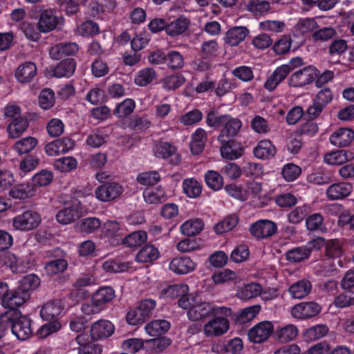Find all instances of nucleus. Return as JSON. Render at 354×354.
Listing matches in <instances>:
<instances>
[{"label":"nucleus","instance_id":"1","mask_svg":"<svg viewBox=\"0 0 354 354\" xmlns=\"http://www.w3.org/2000/svg\"><path fill=\"white\" fill-rule=\"evenodd\" d=\"M230 313L227 306H217L214 303L201 301H194L190 309L187 310L189 320L196 322L203 320L211 315L222 314L227 315Z\"/></svg>","mask_w":354,"mask_h":354},{"label":"nucleus","instance_id":"2","mask_svg":"<svg viewBox=\"0 0 354 354\" xmlns=\"http://www.w3.org/2000/svg\"><path fill=\"white\" fill-rule=\"evenodd\" d=\"M228 309L230 310V313L227 315L222 314L211 315L213 318L208 321L203 327V331L206 336H220L228 330L230 323L227 318L232 313L231 308L228 307Z\"/></svg>","mask_w":354,"mask_h":354},{"label":"nucleus","instance_id":"3","mask_svg":"<svg viewBox=\"0 0 354 354\" xmlns=\"http://www.w3.org/2000/svg\"><path fill=\"white\" fill-rule=\"evenodd\" d=\"M41 218L39 213L33 210H26L12 219V227L20 231H30L37 228Z\"/></svg>","mask_w":354,"mask_h":354},{"label":"nucleus","instance_id":"4","mask_svg":"<svg viewBox=\"0 0 354 354\" xmlns=\"http://www.w3.org/2000/svg\"><path fill=\"white\" fill-rule=\"evenodd\" d=\"M17 313V316L10 320V327L12 333L17 339L26 340L32 334L30 319L26 316H22L18 310H12Z\"/></svg>","mask_w":354,"mask_h":354},{"label":"nucleus","instance_id":"5","mask_svg":"<svg viewBox=\"0 0 354 354\" xmlns=\"http://www.w3.org/2000/svg\"><path fill=\"white\" fill-rule=\"evenodd\" d=\"M123 187L116 182H108L98 186L95 190V197L102 202H111L123 193Z\"/></svg>","mask_w":354,"mask_h":354},{"label":"nucleus","instance_id":"6","mask_svg":"<svg viewBox=\"0 0 354 354\" xmlns=\"http://www.w3.org/2000/svg\"><path fill=\"white\" fill-rule=\"evenodd\" d=\"M153 151L156 157L162 158L169 164L177 165L180 161L176 147L168 142H157L155 144Z\"/></svg>","mask_w":354,"mask_h":354},{"label":"nucleus","instance_id":"7","mask_svg":"<svg viewBox=\"0 0 354 354\" xmlns=\"http://www.w3.org/2000/svg\"><path fill=\"white\" fill-rule=\"evenodd\" d=\"M317 69L312 66H306L293 73L288 79V84L292 87H302L313 82L317 77Z\"/></svg>","mask_w":354,"mask_h":354},{"label":"nucleus","instance_id":"8","mask_svg":"<svg viewBox=\"0 0 354 354\" xmlns=\"http://www.w3.org/2000/svg\"><path fill=\"white\" fill-rule=\"evenodd\" d=\"M321 310V306L316 302H301L292 308L290 313L295 319L304 320L316 316Z\"/></svg>","mask_w":354,"mask_h":354},{"label":"nucleus","instance_id":"9","mask_svg":"<svg viewBox=\"0 0 354 354\" xmlns=\"http://www.w3.org/2000/svg\"><path fill=\"white\" fill-rule=\"evenodd\" d=\"M82 213L81 203L77 199H74L69 206L57 213L56 218L59 223L67 225L78 219Z\"/></svg>","mask_w":354,"mask_h":354},{"label":"nucleus","instance_id":"10","mask_svg":"<svg viewBox=\"0 0 354 354\" xmlns=\"http://www.w3.org/2000/svg\"><path fill=\"white\" fill-rule=\"evenodd\" d=\"M273 330L274 326L270 322H261L249 330L248 339L253 343H262L269 338Z\"/></svg>","mask_w":354,"mask_h":354},{"label":"nucleus","instance_id":"11","mask_svg":"<svg viewBox=\"0 0 354 354\" xmlns=\"http://www.w3.org/2000/svg\"><path fill=\"white\" fill-rule=\"evenodd\" d=\"M102 232L113 245L121 242L125 232V226L117 221H107L102 225Z\"/></svg>","mask_w":354,"mask_h":354},{"label":"nucleus","instance_id":"12","mask_svg":"<svg viewBox=\"0 0 354 354\" xmlns=\"http://www.w3.org/2000/svg\"><path fill=\"white\" fill-rule=\"evenodd\" d=\"M277 231L275 223L270 220H259L252 224L250 232L257 239H266L273 236Z\"/></svg>","mask_w":354,"mask_h":354},{"label":"nucleus","instance_id":"13","mask_svg":"<svg viewBox=\"0 0 354 354\" xmlns=\"http://www.w3.org/2000/svg\"><path fill=\"white\" fill-rule=\"evenodd\" d=\"M30 297V293L17 287L9 290L8 296L2 301V306L8 310H17Z\"/></svg>","mask_w":354,"mask_h":354},{"label":"nucleus","instance_id":"14","mask_svg":"<svg viewBox=\"0 0 354 354\" xmlns=\"http://www.w3.org/2000/svg\"><path fill=\"white\" fill-rule=\"evenodd\" d=\"M228 139L223 138V142L218 140L221 145L220 147L221 155L227 160H236L243 155V147L240 142Z\"/></svg>","mask_w":354,"mask_h":354},{"label":"nucleus","instance_id":"15","mask_svg":"<svg viewBox=\"0 0 354 354\" xmlns=\"http://www.w3.org/2000/svg\"><path fill=\"white\" fill-rule=\"evenodd\" d=\"M59 21L60 19L56 16L53 10H45L39 16L37 22V28L40 32L47 33L54 30Z\"/></svg>","mask_w":354,"mask_h":354},{"label":"nucleus","instance_id":"16","mask_svg":"<svg viewBox=\"0 0 354 354\" xmlns=\"http://www.w3.org/2000/svg\"><path fill=\"white\" fill-rule=\"evenodd\" d=\"M241 126L242 122L239 119L226 114L225 119L218 136V140H222L223 142V138H230L236 136L240 131Z\"/></svg>","mask_w":354,"mask_h":354},{"label":"nucleus","instance_id":"17","mask_svg":"<svg viewBox=\"0 0 354 354\" xmlns=\"http://www.w3.org/2000/svg\"><path fill=\"white\" fill-rule=\"evenodd\" d=\"M115 327L109 320L100 319L94 322L91 328V337L93 340H99L110 337Z\"/></svg>","mask_w":354,"mask_h":354},{"label":"nucleus","instance_id":"18","mask_svg":"<svg viewBox=\"0 0 354 354\" xmlns=\"http://www.w3.org/2000/svg\"><path fill=\"white\" fill-rule=\"evenodd\" d=\"M196 264L188 257H178L171 259L169 268L177 274H186L193 272Z\"/></svg>","mask_w":354,"mask_h":354},{"label":"nucleus","instance_id":"19","mask_svg":"<svg viewBox=\"0 0 354 354\" xmlns=\"http://www.w3.org/2000/svg\"><path fill=\"white\" fill-rule=\"evenodd\" d=\"M353 190L349 183L339 182L330 185L326 189V196L329 200H342L348 196Z\"/></svg>","mask_w":354,"mask_h":354},{"label":"nucleus","instance_id":"20","mask_svg":"<svg viewBox=\"0 0 354 354\" xmlns=\"http://www.w3.org/2000/svg\"><path fill=\"white\" fill-rule=\"evenodd\" d=\"M354 139V131L350 128H339L335 131L329 138L332 145L337 147H346Z\"/></svg>","mask_w":354,"mask_h":354},{"label":"nucleus","instance_id":"21","mask_svg":"<svg viewBox=\"0 0 354 354\" xmlns=\"http://www.w3.org/2000/svg\"><path fill=\"white\" fill-rule=\"evenodd\" d=\"M79 50V46L75 42L59 43L51 47L49 50L50 57L59 60L64 56L75 55Z\"/></svg>","mask_w":354,"mask_h":354},{"label":"nucleus","instance_id":"22","mask_svg":"<svg viewBox=\"0 0 354 354\" xmlns=\"http://www.w3.org/2000/svg\"><path fill=\"white\" fill-rule=\"evenodd\" d=\"M76 66L77 64L74 59H65L51 68L50 75L57 78L70 77L75 73Z\"/></svg>","mask_w":354,"mask_h":354},{"label":"nucleus","instance_id":"23","mask_svg":"<svg viewBox=\"0 0 354 354\" xmlns=\"http://www.w3.org/2000/svg\"><path fill=\"white\" fill-rule=\"evenodd\" d=\"M76 342L79 345V354H101L102 349L101 346L91 340L90 335L86 333H81L76 337Z\"/></svg>","mask_w":354,"mask_h":354},{"label":"nucleus","instance_id":"24","mask_svg":"<svg viewBox=\"0 0 354 354\" xmlns=\"http://www.w3.org/2000/svg\"><path fill=\"white\" fill-rule=\"evenodd\" d=\"M354 159V153L349 150H336L327 153L324 156V161L330 165H340Z\"/></svg>","mask_w":354,"mask_h":354},{"label":"nucleus","instance_id":"25","mask_svg":"<svg viewBox=\"0 0 354 354\" xmlns=\"http://www.w3.org/2000/svg\"><path fill=\"white\" fill-rule=\"evenodd\" d=\"M37 74V66L32 62H26L20 64L15 71V77L18 82L26 84L31 82Z\"/></svg>","mask_w":354,"mask_h":354},{"label":"nucleus","instance_id":"26","mask_svg":"<svg viewBox=\"0 0 354 354\" xmlns=\"http://www.w3.org/2000/svg\"><path fill=\"white\" fill-rule=\"evenodd\" d=\"M190 19L181 15L176 19L167 23L166 33L171 37H177L186 32L190 26Z\"/></svg>","mask_w":354,"mask_h":354},{"label":"nucleus","instance_id":"27","mask_svg":"<svg viewBox=\"0 0 354 354\" xmlns=\"http://www.w3.org/2000/svg\"><path fill=\"white\" fill-rule=\"evenodd\" d=\"M312 284L308 279H301L293 283L288 288V292L293 299H301L311 291Z\"/></svg>","mask_w":354,"mask_h":354},{"label":"nucleus","instance_id":"28","mask_svg":"<svg viewBox=\"0 0 354 354\" xmlns=\"http://www.w3.org/2000/svg\"><path fill=\"white\" fill-rule=\"evenodd\" d=\"M64 309L62 301L55 299L46 302L42 307L40 315L43 319L51 320L58 317Z\"/></svg>","mask_w":354,"mask_h":354},{"label":"nucleus","instance_id":"29","mask_svg":"<svg viewBox=\"0 0 354 354\" xmlns=\"http://www.w3.org/2000/svg\"><path fill=\"white\" fill-rule=\"evenodd\" d=\"M249 32L245 26H234L226 32L225 42L231 46H236L245 39Z\"/></svg>","mask_w":354,"mask_h":354},{"label":"nucleus","instance_id":"30","mask_svg":"<svg viewBox=\"0 0 354 354\" xmlns=\"http://www.w3.org/2000/svg\"><path fill=\"white\" fill-rule=\"evenodd\" d=\"M114 290L109 286L102 287L98 289L92 296L97 306L103 310L106 305L110 303L115 297Z\"/></svg>","mask_w":354,"mask_h":354},{"label":"nucleus","instance_id":"31","mask_svg":"<svg viewBox=\"0 0 354 354\" xmlns=\"http://www.w3.org/2000/svg\"><path fill=\"white\" fill-rule=\"evenodd\" d=\"M276 153V149L268 140H263L257 143L253 149V153L259 159H269Z\"/></svg>","mask_w":354,"mask_h":354},{"label":"nucleus","instance_id":"32","mask_svg":"<svg viewBox=\"0 0 354 354\" xmlns=\"http://www.w3.org/2000/svg\"><path fill=\"white\" fill-rule=\"evenodd\" d=\"M207 140V132L202 128H198L192 135L190 149L193 154L201 153Z\"/></svg>","mask_w":354,"mask_h":354},{"label":"nucleus","instance_id":"33","mask_svg":"<svg viewBox=\"0 0 354 354\" xmlns=\"http://www.w3.org/2000/svg\"><path fill=\"white\" fill-rule=\"evenodd\" d=\"M143 198L148 204H159L167 201V196L161 187L147 188L143 192Z\"/></svg>","mask_w":354,"mask_h":354},{"label":"nucleus","instance_id":"34","mask_svg":"<svg viewBox=\"0 0 354 354\" xmlns=\"http://www.w3.org/2000/svg\"><path fill=\"white\" fill-rule=\"evenodd\" d=\"M36 189L29 183L15 186L9 192V195L15 199L26 200L35 195Z\"/></svg>","mask_w":354,"mask_h":354},{"label":"nucleus","instance_id":"35","mask_svg":"<svg viewBox=\"0 0 354 354\" xmlns=\"http://www.w3.org/2000/svg\"><path fill=\"white\" fill-rule=\"evenodd\" d=\"M147 240V234L145 231H135L126 236H123L121 243L124 246L130 248H136L140 246Z\"/></svg>","mask_w":354,"mask_h":354},{"label":"nucleus","instance_id":"36","mask_svg":"<svg viewBox=\"0 0 354 354\" xmlns=\"http://www.w3.org/2000/svg\"><path fill=\"white\" fill-rule=\"evenodd\" d=\"M170 328V323L165 319H156L145 326V332L150 336H159L166 333Z\"/></svg>","mask_w":354,"mask_h":354},{"label":"nucleus","instance_id":"37","mask_svg":"<svg viewBox=\"0 0 354 354\" xmlns=\"http://www.w3.org/2000/svg\"><path fill=\"white\" fill-rule=\"evenodd\" d=\"M28 121L26 118L19 117L9 124L7 131L10 138H19L28 128Z\"/></svg>","mask_w":354,"mask_h":354},{"label":"nucleus","instance_id":"38","mask_svg":"<svg viewBox=\"0 0 354 354\" xmlns=\"http://www.w3.org/2000/svg\"><path fill=\"white\" fill-rule=\"evenodd\" d=\"M277 339L282 343L295 340L299 335V329L294 324H288L275 332Z\"/></svg>","mask_w":354,"mask_h":354},{"label":"nucleus","instance_id":"39","mask_svg":"<svg viewBox=\"0 0 354 354\" xmlns=\"http://www.w3.org/2000/svg\"><path fill=\"white\" fill-rule=\"evenodd\" d=\"M203 227L202 220L199 218L189 219L180 225V231L185 236H195L203 230Z\"/></svg>","mask_w":354,"mask_h":354},{"label":"nucleus","instance_id":"40","mask_svg":"<svg viewBox=\"0 0 354 354\" xmlns=\"http://www.w3.org/2000/svg\"><path fill=\"white\" fill-rule=\"evenodd\" d=\"M157 79V73L153 68H145L139 71L134 82L139 86H146Z\"/></svg>","mask_w":354,"mask_h":354},{"label":"nucleus","instance_id":"41","mask_svg":"<svg viewBox=\"0 0 354 354\" xmlns=\"http://www.w3.org/2000/svg\"><path fill=\"white\" fill-rule=\"evenodd\" d=\"M170 344V340L166 337L155 338L145 342V350L149 354L162 351Z\"/></svg>","mask_w":354,"mask_h":354},{"label":"nucleus","instance_id":"42","mask_svg":"<svg viewBox=\"0 0 354 354\" xmlns=\"http://www.w3.org/2000/svg\"><path fill=\"white\" fill-rule=\"evenodd\" d=\"M37 143V138L28 136L17 140L13 146V149L19 155L26 154L33 150Z\"/></svg>","mask_w":354,"mask_h":354},{"label":"nucleus","instance_id":"43","mask_svg":"<svg viewBox=\"0 0 354 354\" xmlns=\"http://www.w3.org/2000/svg\"><path fill=\"white\" fill-rule=\"evenodd\" d=\"M287 75L285 71L281 66H278L266 80L264 84L265 88L269 91L274 90Z\"/></svg>","mask_w":354,"mask_h":354},{"label":"nucleus","instance_id":"44","mask_svg":"<svg viewBox=\"0 0 354 354\" xmlns=\"http://www.w3.org/2000/svg\"><path fill=\"white\" fill-rule=\"evenodd\" d=\"M159 251L152 245H146L137 254L136 260L140 263H149L157 259Z\"/></svg>","mask_w":354,"mask_h":354},{"label":"nucleus","instance_id":"45","mask_svg":"<svg viewBox=\"0 0 354 354\" xmlns=\"http://www.w3.org/2000/svg\"><path fill=\"white\" fill-rule=\"evenodd\" d=\"M328 332V328L324 324H317L306 330L304 333V338L306 342L316 341L325 335Z\"/></svg>","mask_w":354,"mask_h":354},{"label":"nucleus","instance_id":"46","mask_svg":"<svg viewBox=\"0 0 354 354\" xmlns=\"http://www.w3.org/2000/svg\"><path fill=\"white\" fill-rule=\"evenodd\" d=\"M261 293V287L256 283H251L245 285L236 293L238 298L242 300H249L252 298L260 295Z\"/></svg>","mask_w":354,"mask_h":354},{"label":"nucleus","instance_id":"47","mask_svg":"<svg viewBox=\"0 0 354 354\" xmlns=\"http://www.w3.org/2000/svg\"><path fill=\"white\" fill-rule=\"evenodd\" d=\"M246 9L254 16H261L269 11L270 4L266 0H250L246 6Z\"/></svg>","mask_w":354,"mask_h":354},{"label":"nucleus","instance_id":"48","mask_svg":"<svg viewBox=\"0 0 354 354\" xmlns=\"http://www.w3.org/2000/svg\"><path fill=\"white\" fill-rule=\"evenodd\" d=\"M317 274L321 276H330L336 271L333 259L328 257L318 262L314 268Z\"/></svg>","mask_w":354,"mask_h":354},{"label":"nucleus","instance_id":"49","mask_svg":"<svg viewBox=\"0 0 354 354\" xmlns=\"http://www.w3.org/2000/svg\"><path fill=\"white\" fill-rule=\"evenodd\" d=\"M306 226L310 231L326 232V227L324 225V217L319 213H315L306 218Z\"/></svg>","mask_w":354,"mask_h":354},{"label":"nucleus","instance_id":"50","mask_svg":"<svg viewBox=\"0 0 354 354\" xmlns=\"http://www.w3.org/2000/svg\"><path fill=\"white\" fill-rule=\"evenodd\" d=\"M77 161L72 156L56 159L53 162L54 168L61 172H68L77 167Z\"/></svg>","mask_w":354,"mask_h":354},{"label":"nucleus","instance_id":"51","mask_svg":"<svg viewBox=\"0 0 354 354\" xmlns=\"http://www.w3.org/2000/svg\"><path fill=\"white\" fill-rule=\"evenodd\" d=\"M237 278L236 272L230 269H223L213 273L212 275V279L216 284L227 283L235 281Z\"/></svg>","mask_w":354,"mask_h":354},{"label":"nucleus","instance_id":"52","mask_svg":"<svg viewBox=\"0 0 354 354\" xmlns=\"http://www.w3.org/2000/svg\"><path fill=\"white\" fill-rule=\"evenodd\" d=\"M238 223V217L236 215H230L216 223L214 230L218 234H221L232 230Z\"/></svg>","mask_w":354,"mask_h":354},{"label":"nucleus","instance_id":"53","mask_svg":"<svg viewBox=\"0 0 354 354\" xmlns=\"http://www.w3.org/2000/svg\"><path fill=\"white\" fill-rule=\"evenodd\" d=\"M261 307L259 305L251 306L241 310L236 316L238 323L243 324L253 319L259 313Z\"/></svg>","mask_w":354,"mask_h":354},{"label":"nucleus","instance_id":"54","mask_svg":"<svg viewBox=\"0 0 354 354\" xmlns=\"http://www.w3.org/2000/svg\"><path fill=\"white\" fill-rule=\"evenodd\" d=\"M343 253L342 245L338 239L328 241L325 245V256L331 259L339 258Z\"/></svg>","mask_w":354,"mask_h":354},{"label":"nucleus","instance_id":"55","mask_svg":"<svg viewBox=\"0 0 354 354\" xmlns=\"http://www.w3.org/2000/svg\"><path fill=\"white\" fill-rule=\"evenodd\" d=\"M185 82L182 74L177 73L165 77L162 80V87L168 91L175 90L181 86Z\"/></svg>","mask_w":354,"mask_h":354},{"label":"nucleus","instance_id":"56","mask_svg":"<svg viewBox=\"0 0 354 354\" xmlns=\"http://www.w3.org/2000/svg\"><path fill=\"white\" fill-rule=\"evenodd\" d=\"M101 221L95 217H88L82 220L79 223L80 231L86 233L91 234L95 232L101 227Z\"/></svg>","mask_w":354,"mask_h":354},{"label":"nucleus","instance_id":"57","mask_svg":"<svg viewBox=\"0 0 354 354\" xmlns=\"http://www.w3.org/2000/svg\"><path fill=\"white\" fill-rule=\"evenodd\" d=\"M136 107V103L132 99L127 98L119 104L113 111L114 115L120 118L130 115Z\"/></svg>","mask_w":354,"mask_h":354},{"label":"nucleus","instance_id":"58","mask_svg":"<svg viewBox=\"0 0 354 354\" xmlns=\"http://www.w3.org/2000/svg\"><path fill=\"white\" fill-rule=\"evenodd\" d=\"M310 212V207L307 205L298 206L288 214V221L292 224L300 223Z\"/></svg>","mask_w":354,"mask_h":354},{"label":"nucleus","instance_id":"59","mask_svg":"<svg viewBox=\"0 0 354 354\" xmlns=\"http://www.w3.org/2000/svg\"><path fill=\"white\" fill-rule=\"evenodd\" d=\"M207 185L214 191L219 190L223 185L222 176L216 171L209 170L205 174Z\"/></svg>","mask_w":354,"mask_h":354},{"label":"nucleus","instance_id":"60","mask_svg":"<svg viewBox=\"0 0 354 354\" xmlns=\"http://www.w3.org/2000/svg\"><path fill=\"white\" fill-rule=\"evenodd\" d=\"M183 188L186 195L190 198L198 196L202 189L200 183L193 178L184 180Z\"/></svg>","mask_w":354,"mask_h":354},{"label":"nucleus","instance_id":"61","mask_svg":"<svg viewBox=\"0 0 354 354\" xmlns=\"http://www.w3.org/2000/svg\"><path fill=\"white\" fill-rule=\"evenodd\" d=\"M55 102V93L50 88H45L39 95V104L44 110L50 109L54 106Z\"/></svg>","mask_w":354,"mask_h":354},{"label":"nucleus","instance_id":"62","mask_svg":"<svg viewBox=\"0 0 354 354\" xmlns=\"http://www.w3.org/2000/svg\"><path fill=\"white\" fill-rule=\"evenodd\" d=\"M308 257V251L304 245L290 250L286 254V259L292 263L301 261Z\"/></svg>","mask_w":354,"mask_h":354},{"label":"nucleus","instance_id":"63","mask_svg":"<svg viewBox=\"0 0 354 354\" xmlns=\"http://www.w3.org/2000/svg\"><path fill=\"white\" fill-rule=\"evenodd\" d=\"M53 178V174L51 171L43 169L39 172L35 174L32 178V185L35 188L37 187H43L48 185L50 183Z\"/></svg>","mask_w":354,"mask_h":354},{"label":"nucleus","instance_id":"64","mask_svg":"<svg viewBox=\"0 0 354 354\" xmlns=\"http://www.w3.org/2000/svg\"><path fill=\"white\" fill-rule=\"evenodd\" d=\"M122 348L127 354H136L142 348L145 349V342L138 338H130L122 342Z\"/></svg>","mask_w":354,"mask_h":354}]
</instances>
